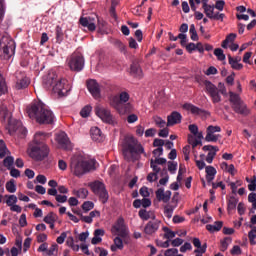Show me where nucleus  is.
Instances as JSON below:
<instances>
[{"instance_id":"obj_28","label":"nucleus","mask_w":256,"mask_h":256,"mask_svg":"<svg viewBox=\"0 0 256 256\" xmlns=\"http://www.w3.org/2000/svg\"><path fill=\"white\" fill-rule=\"evenodd\" d=\"M8 126H9L8 133L10 135H15V133H17V131H19V128L21 127V123L11 122V118H9Z\"/></svg>"},{"instance_id":"obj_40","label":"nucleus","mask_w":256,"mask_h":256,"mask_svg":"<svg viewBox=\"0 0 256 256\" xmlns=\"http://www.w3.org/2000/svg\"><path fill=\"white\" fill-rule=\"evenodd\" d=\"M6 190L8 193H15L17 191V185H15V179H11L6 183Z\"/></svg>"},{"instance_id":"obj_44","label":"nucleus","mask_w":256,"mask_h":256,"mask_svg":"<svg viewBox=\"0 0 256 256\" xmlns=\"http://www.w3.org/2000/svg\"><path fill=\"white\" fill-rule=\"evenodd\" d=\"M227 241H233V239L231 237H225L223 240H221L220 241V243H221L220 251H222V252L227 251V249L229 248V243H227Z\"/></svg>"},{"instance_id":"obj_4","label":"nucleus","mask_w":256,"mask_h":256,"mask_svg":"<svg viewBox=\"0 0 256 256\" xmlns=\"http://www.w3.org/2000/svg\"><path fill=\"white\" fill-rule=\"evenodd\" d=\"M229 101L231 103V108L237 115H242V117H248V115H251V110L247 107L245 101L241 99L239 94L230 91Z\"/></svg>"},{"instance_id":"obj_31","label":"nucleus","mask_w":256,"mask_h":256,"mask_svg":"<svg viewBox=\"0 0 256 256\" xmlns=\"http://www.w3.org/2000/svg\"><path fill=\"white\" fill-rule=\"evenodd\" d=\"M90 137L92 141H101V129L99 127H92L90 129Z\"/></svg>"},{"instance_id":"obj_60","label":"nucleus","mask_w":256,"mask_h":256,"mask_svg":"<svg viewBox=\"0 0 256 256\" xmlns=\"http://www.w3.org/2000/svg\"><path fill=\"white\" fill-rule=\"evenodd\" d=\"M178 39H180L181 47H185L187 45V34H178Z\"/></svg>"},{"instance_id":"obj_11","label":"nucleus","mask_w":256,"mask_h":256,"mask_svg":"<svg viewBox=\"0 0 256 256\" xmlns=\"http://www.w3.org/2000/svg\"><path fill=\"white\" fill-rule=\"evenodd\" d=\"M69 67L71 71H75L76 73L83 71V67H85V57L81 54L72 56L69 61Z\"/></svg>"},{"instance_id":"obj_10","label":"nucleus","mask_w":256,"mask_h":256,"mask_svg":"<svg viewBox=\"0 0 256 256\" xmlns=\"http://www.w3.org/2000/svg\"><path fill=\"white\" fill-rule=\"evenodd\" d=\"M206 93L211 97L213 103H221V93L219 88L215 86L211 81L205 80L204 81Z\"/></svg>"},{"instance_id":"obj_43","label":"nucleus","mask_w":256,"mask_h":256,"mask_svg":"<svg viewBox=\"0 0 256 256\" xmlns=\"http://www.w3.org/2000/svg\"><path fill=\"white\" fill-rule=\"evenodd\" d=\"M13 163H15V158H13V156H7L3 160L4 167H7V169H11L13 167Z\"/></svg>"},{"instance_id":"obj_53","label":"nucleus","mask_w":256,"mask_h":256,"mask_svg":"<svg viewBox=\"0 0 256 256\" xmlns=\"http://www.w3.org/2000/svg\"><path fill=\"white\" fill-rule=\"evenodd\" d=\"M209 19H214L215 21H223V19H225V14L217 12L216 14L209 16Z\"/></svg>"},{"instance_id":"obj_34","label":"nucleus","mask_w":256,"mask_h":256,"mask_svg":"<svg viewBox=\"0 0 256 256\" xmlns=\"http://www.w3.org/2000/svg\"><path fill=\"white\" fill-rule=\"evenodd\" d=\"M188 143L189 145H192V149H195L198 145H203V141L195 139V136L191 134H188Z\"/></svg>"},{"instance_id":"obj_37","label":"nucleus","mask_w":256,"mask_h":256,"mask_svg":"<svg viewBox=\"0 0 256 256\" xmlns=\"http://www.w3.org/2000/svg\"><path fill=\"white\" fill-rule=\"evenodd\" d=\"M92 109H93V107H91V105L84 106L80 111L81 117H83V119H87V117H89V115H91Z\"/></svg>"},{"instance_id":"obj_23","label":"nucleus","mask_w":256,"mask_h":256,"mask_svg":"<svg viewBox=\"0 0 256 256\" xmlns=\"http://www.w3.org/2000/svg\"><path fill=\"white\" fill-rule=\"evenodd\" d=\"M192 243L194 247H196V250H194V253H207V242L201 245V240L195 237L192 239Z\"/></svg>"},{"instance_id":"obj_9","label":"nucleus","mask_w":256,"mask_h":256,"mask_svg":"<svg viewBox=\"0 0 256 256\" xmlns=\"http://www.w3.org/2000/svg\"><path fill=\"white\" fill-rule=\"evenodd\" d=\"M0 51L3 52L4 59H11L15 55V42H9L7 38L0 40Z\"/></svg>"},{"instance_id":"obj_24","label":"nucleus","mask_w":256,"mask_h":256,"mask_svg":"<svg viewBox=\"0 0 256 256\" xmlns=\"http://www.w3.org/2000/svg\"><path fill=\"white\" fill-rule=\"evenodd\" d=\"M63 89H65V82L63 80H56L52 88L53 93H57L59 97H63L65 95Z\"/></svg>"},{"instance_id":"obj_16","label":"nucleus","mask_w":256,"mask_h":256,"mask_svg":"<svg viewBox=\"0 0 256 256\" xmlns=\"http://www.w3.org/2000/svg\"><path fill=\"white\" fill-rule=\"evenodd\" d=\"M112 229H115L116 232L119 233L120 238L125 239V237H127V226H125V219L123 217L117 219Z\"/></svg>"},{"instance_id":"obj_58","label":"nucleus","mask_w":256,"mask_h":256,"mask_svg":"<svg viewBox=\"0 0 256 256\" xmlns=\"http://www.w3.org/2000/svg\"><path fill=\"white\" fill-rule=\"evenodd\" d=\"M177 253H179V250H177V248H170L165 251L164 256H176Z\"/></svg>"},{"instance_id":"obj_50","label":"nucleus","mask_w":256,"mask_h":256,"mask_svg":"<svg viewBox=\"0 0 256 256\" xmlns=\"http://www.w3.org/2000/svg\"><path fill=\"white\" fill-rule=\"evenodd\" d=\"M118 98L120 100V103L124 105V103H127V101H129V93L121 92Z\"/></svg>"},{"instance_id":"obj_29","label":"nucleus","mask_w":256,"mask_h":256,"mask_svg":"<svg viewBox=\"0 0 256 256\" xmlns=\"http://www.w3.org/2000/svg\"><path fill=\"white\" fill-rule=\"evenodd\" d=\"M31 81L27 77H23L20 80H17L16 82V89L21 90V89H27L29 87Z\"/></svg>"},{"instance_id":"obj_6","label":"nucleus","mask_w":256,"mask_h":256,"mask_svg":"<svg viewBox=\"0 0 256 256\" xmlns=\"http://www.w3.org/2000/svg\"><path fill=\"white\" fill-rule=\"evenodd\" d=\"M88 187H90L92 193L94 195L99 196V199L103 205L109 201V192L107 191V188L105 187V183L96 180L94 182H90L88 184Z\"/></svg>"},{"instance_id":"obj_41","label":"nucleus","mask_w":256,"mask_h":256,"mask_svg":"<svg viewBox=\"0 0 256 256\" xmlns=\"http://www.w3.org/2000/svg\"><path fill=\"white\" fill-rule=\"evenodd\" d=\"M81 208L83 209L84 213H89L91 209L95 208V203H93V201H85Z\"/></svg>"},{"instance_id":"obj_15","label":"nucleus","mask_w":256,"mask_h":256,"mask_svg":"<svg viewBox=\"0 0 256 256\" xmlns=\"http://www.w3.org/2000/svg\"><path fill=\"white\" fill-rule=\"evenodd\" d=\"M182 108L185 111H190L192 115H203L204 117H207L211 115V112L205 110V109H201L191 103H184Z\"/></svg>"},{"instance_id":"obj_47","label":"nucleus","mask_w":256,"mask_h":256,"mask_svg":"<svg viewBox=\"0 0 256 256\" xmlns=\"http://www.w3.org/2000/svg\"><path fill=\"white\" fill-rule=\"evenodd\" d=\"M7 155V144L3 139L0 140V159H3Z\"/></svg>"},{"instance_id":"obj_20","label":"nucleus","mask_w":256,"mask_h":256,"mask_svg":"<svg viewBox=\"0 0 256 256\" xmlns=\"http://www.w3.org/2000/svg\"><path fill=\"white\" fill-rule=\"evenodd\" d=\"M156 199L158 201H163V203H169V201H171V190H167L165 192L164 188H159L158 190H156Z\"/></svg>"},{"instance_id":"obj_27","label":"nucleus","mask_w":256,"mask_h":256,"mask_svg":"<svg viewBox=\"0 0 256 256\" xmlns=\"http://www.w3.org/2000/svg\"><path fill=\"white\" fill-rule=\"evenodd\" d=\"M94 217H101V212L99 210L91 211L89 213V216L82 217V222L91 224V223H93V218Z\"/></svg>"},{"instance_id":"obj_35","label":"nucleus","mask_w":256,"mask_h":256,"mask_svg":"<svg viewBox=\"0 0 256 256\" xmlns=\"http://www.w3.org/2000/svg\"><path fill=\"white\" fill-rule=\"evenodd\" d=\"M65 34L63 33V28L61 26H56V43H63Z\"/></svg>"},{"instance_id":"obj_3","label":"nucleus","mask_w":256,"mask_h":256,"mask_svg":"<svg viewBox=\"0 0 256 256\" xmlns=\"http://www.w3.org/2000/svg\"><path fill=\"white\" fill-rule=\"evenodd\" d=\"M49 137V134L45 132H36L34 135L33 143L34 146L31 147V151L29 156L34 161H45L47 157H49V153H51V149L45 143V139Z\"/></svg>"},{"instance_id":"obj_64","label":"nucleus","mask_w":256,"mask_h":256,"mask_svg":"<svg viewBox=\"0 0 256 256\" xmlns=\"http://www.w3.org/2000/svg\"><path fill=\"white\" fill-rule=\"evenodd\" d=\"M249 191H255L256 190V177L253 176L250 184L248 185Z\"/></svg>"},{"instance_id":"obj_55","label":"nucleus","mask_w":256,"mask_h":256,"mask_svg":"<svg viewBox=\"0 0 256 256\" xmlns=\"http://www.w3.org/2000/svg\"><path fill=\"white\" fill-rule=\"evenodd\" d=\"M10 175L17 179V177H21V171L19 169H16L15 167H12L9 169Z\"/></svg>"},{"instance_id":"obj_25","label":"nucleus","mask_w":256,"mask_h":256,"mask_svg":"<svg viewBox=\"0 0 256 256\" xmlns=\"http://www.w3.org/2000/svg\"><path fill=\"white\" fill-rule=\"evenodd\" d=\"M220 229H223V221H215L213 224L206 225V230L209 231V233H215L218 232Z\"/></svg>"},{"instance_id":"obj_32","label":"nucleus","mask_w":256,"mask_h":256,"mask_svg":"<svg viewBox=\"0 0 256 256\" xmlns=\"http://www.w3.org/2000/svg\"><path fill=\"white\" fill-rule=\"evenodd\" d=\"M228 63L231 66V69H234V71H241V69H243V64L239 62H234L231 54L228 55Z\"/></svg>"},{"instance_id":"obj_52","label":"nucleus","mask_w":256,"mask_h":256,"mask_svg":"<svg viewBox=\"0 0 256 256\" xmlns=\"http://www.w3.org/2000/svg\"><path fill=\"white\" fill-rule=\"evenodd\" d=\"M114 245H116V247H118V249L120 251H123V239H121V237L117 236L114 238Z\"/></svg>"},{"instance_id":"obj_36","label":"nucleus","mask_w":256,"mask_h":256,"mask_svg":"<svg viewBox=\"0 0 256 256\" xmlns=\"http://www.w3.org/2000/svg\"><path fill=\"white\" fill-rule=\"evenodd\" d=\"M189 33H190V39L192 41H199V34H197V29H195V24L190 25Z\"/></svg>"},{"instance_id":"obj_12","label":"nucleus","mask_w":256,"mask_h":256,"mask_svg":"<svg viewBox=\"0 0 256 256\" xmlns=\"http://www.w3.org/2000/svg\"><path fill=\"white\" fill-rule=\"evenodd\" d=\"M215 133H221V126H208L206 129L205 141H207V143H217L221 135H216Z\"/></svg>"},{"instance_id":"obj_14","label":"nucleus","mask_w":256,"mask_h":256,"mask_svg":"<svg viewBox=\"0 0 256 256\" xmlns=\"http://www.w3.org/2000/svg\"><path fill=\"white\" fill-rule=\"evenodd\" d=\"M86 87L94 99H101V87L99 86V82H97V80H87Z\"/></svg>"},{"instance_id":"obj_1","label":"nucleus","mask_w":256,"mask_h":256,"mask_svg":"<svg viewBox=\"0 0 256 256\" xmlns=\"http://www.w3.org/2000/svg\"><path fill=\"white\" fill-rule=\"evenodd\" d=\"M26 112L28 113V117L35 119L39 125H53L55 122L53 111L45 108V103L41 100H34L27 106Z\"/></svg>"},{"instance_id":"obj_57","label":"nucleus","mask_w":256,"mask_h":256,"mask_svg":"<svg viewBox=\"0 0 256 256\" xmlns=\"http://www.w3.org/2000/svg\"><path fill=\"white\" fill-rule=\"evenodd\" d=\"M214 7L218 11H223V9H225V2H224V0H217L215 5H214Z\"/></svg>"},{"instance_id":"obj_33","label":"nucleus","mask_w":256,"mask_h":256,"mask_svg":"<svg viewBox=\"0 0 256 256\" xmlns=\"http://www.w3.org/2000/svg\"><path fill=\"white\" fill-rule=\"evenodd\" d=\"M251 230L248 232V239L250 241V245H256V226L250 225Z\"/></svg>"},{"instance_id":"obj_51","label":"nucleus","mask_w":256,"mask_h":256,"mask_svg":"<svg viewBox=\"0 0 256 256\" xmlns=\"http://www.w3.org/2000/svg\"><path fill=\"white\" fill-rule=\"evenodd\" d=\"M155 125H157V127H160V129H163V127H165V125H167V122H165V120H163L161 117L157 116L154 119Z\"/></svg>"},{"instance_id":"obj_26","label":"nucleus","mask_w":256,"mask_h":256,"mask_svg":"<svg viewBox=\"0 0 256 256\" xmlns=\"http://www.w3.org/2000/svg\"><path fill=\"white\" fill-rule=\"evenodd\" d=\"M0 119L5 123L8 119H11L9 117V108H7V105L1 103L0 104Z\"/></svg>"},{"instance_id":"obj_48","label":"nucleus","mask_w":256,"mask_h":256,"mask_svg":"<svg viewBox=\"0 0 256 256\" xmlns=\"http://www.w3.org/2000/svg\"><path fill=\"white\" fill-rule=\"evenodd\" d=\"M215 12V5H208L206 8H204V13L206 17H213V13Z\"/></svg>"},{"instance_id":"obj_59","label":"nucleus","mask_w":256,"mask_h":256,"mask_svg":"<svg viewBox=\"0 0 256 256\" xmlns=\"http://www.w3.org/2000/svg\"><path fill=\"white\" fill-rule=\"evenodd\" d=\"M5 93H7V84L0 78V97L5 95Z\"/></svg>"},{"instance_id":"obj_22","label":"nucleus","mask_w":256,"mask_h":256,"mask_svg":"<svg viewBox=\"0 0 256 256\" xmlns=\"http://www.w3.org/2000/svg\"><path fill=\"white\" fill-rule=\"evenodd\" d=\"M158 230H159V222L149 221L144 228V233L146 235H153V233H156V231Z\"/></svg>"},{"instance_id":"obj_42","label":"nucleus","mask_w":256,"mask_h":256,"mask_svg":"<svg viewBox=\"0 0 256 256\" xmlns=\"http://www.w3.org/2000/svg\"><path fill=\"white\" fill-rule=\"evenodd\" d=\"M138 215L142 221H149L151 219V215L146 209H140Z\"/></svg>"},{"instance_id":"obj_63","label":"nucleus","mask_w":256,"mask_h":256,"mask_svg":"<svg viewBox=\"0 0 256 256\" xmlns=\"http://www.w3.org/2000/svg\"><path fill=\"white\" fill-rule=\"evenodd\" d=\"M217 155V152L215 150L213 152H209L206 156V161L208 163H213V160L215 159V156Z\"/></svg>"},{"instance_id":"obj_62","label":"nucleus","mask_w":256,"mask_h":256,"mask_svg":"<svg viewBox=\"0 0 256 256\" xmlns=\"http://www.w3.org/2000/svg\"><path fill=\"white\" fill-rule=\"evenodd\" d=\"M163 145H165V140L163 139H159V138H156L154 139L153 141V147H163Z\"/></svg>"},{"instance_id":"obj_38","label":"nucleus","mask_w":256,"mask_h":256,"mask_svg":"<svg viewBox=\"0 0 256 256\" xmlns=\"http://www.w3.org/2000/svg\"><path fill=\"white\" fill-rule=\"evenodd\" d=\"M163 231L165 232L164 234V239H173L177 235V233L173 230H170L169 227L164 226Z\"/></svg>"},{"instance_id":"obj_8","label":"nucleus","mask_w":256,"mask_h":256,"mask_svg":"<svg viewBox=\"0 0 256 256\" xmlns=\"http://www.w3.org/2000/svg\"><path fill=\"white\" fill-rule=\"evenodd\" d=\"M109 105L112 109H115L119 115H125L127 111L131 108V104H122L121 100H119L118 95L110 96L109 97Z\"/></svg>"},{"instance_id":"obj_19","label":"nucleus","mask_w":256,"mask_h":256,"mask_svg":"<svg viewBox=\"0 0 256 256\" xmlns=\"http://www.w3.org/2000/svg\"><path fill=\"white\" fill-rule=\"evenodd\" d=\"M183 119V116L181 113L177 111H173L170 115L167 117V127H173V125H179Z\"/></svg>"},{"instance_id":"obj_39","label":"nucleus","mask_w":256,"mask_h":256,"mask_svg":"<svg viewBox=\"0 0 256 256\" xmlns=\"http://www.w3.org/2000/svg\"><path fill=\"white\" fill-rule=\"evenodd\" d=\"M44 223H55L57 221V214L49 212L43 219Z\"/></svg>"},{"instance_id":"obj_45","label":"nucleus","mask_w":256,"mask_h":256,"mask_svg":"<svg viewBox=\"0 0 256 256\" xmlns=\"http://www.w3.org/2000/svg\"><path fill=\"white\" fill-rule=\"evenodd\" d=\"M214 55L217 57L218 61H225L226 59L225 53L221 48H216L214 50Z\"/></svg>"},{"instance_id":"obj_49","label":"nucleus","mask_w":256,"mask_h":256,"mask_svg":"<svg viewBox=\"0 0 256 256\" xmlns=\"http://www.w3.org/2000/svg\"><path fill=\"white\" fill-rule=\"evenodd\" d=\"M205 169H206V176L215 177V175H217V169H215V167L206 166Z\"/></svg>"},{"instance_id":"obj_54","label":"nucleus","mask_w":256,"mask_h":256,"mask_svg":"<svg viewBox=\"0 0 256 256\" xmlns=\"http://www.w3.org/2000/svg\"><path fill=\"white\" fill-rule=\"evenodd\" d=\"M16 133L19 135V137H21V139H23L27 137V128L20 126Z\"/></svg>"},{"instance_id":"obj_13","label":"nucleus","mask_w":256,"mask_h":256,"mask_svg":"<svg viewBox=\"0 0 256 256\" xmlns=\"http://www.w3.org/2000/svg\"><path fill=\"white\" fill-rule=\"evenodd\" d=\"M56 141L61 149H63L64 151H73V144L71 143V140H69V136H67V133L62 132L60 134H57Z\"/></svg>"},{"instance_id":"obj_5","label":"nucleus","mask_w":256,"mask_h":256,"mask_svg":"<svg viewBox=\"0 0 256 256\" xmlns=\"http://www.w3.org/2000/svg\"><path fill=\"white\" fill-rule=\"evenodd\" d=\"M71 169L76 177H83L91 169H95V160L74 159L70 163Z\"/></svg>"},{"instance_id":"obj_21","label":"nucleus","mask_w":256,"mask_h":256,"mask_svg":"<svg viewBox=\"0 0 256 256\" xmlns=\"http://www.w3.org/2000/svg\"><path fill=\"white\" fill-rule=\"evenodd\" d=\"M57 80V74H47L43 77L42 85L44 89H53V86L55 85V81Z\"/></svg>"},{"instance_id":"obj_61","label":"nucleus","mask_w":256,"mask_h":256,"mask_svg":"<svg viewBox=\"0 0 256 256\" xmlns=\"http://www.w3.org/2000/svg\"><path fill=\"white\" fill-rule=\"evenodd\" d=\"M140 195L141 197H144V198L149 197V195H151V193H149V188H147L146 186H143L142 188H140Z\"/></svg>"},{"instance_id":"obj_17","label":"nucleus","mask_w":256,"mask_h":256,"mask_svg":"<svg viewBox=\"0 0 256 256\" xmlns=\"http://www.w3.org/2000/svg\"><path fill=\"white\" fill-rule=\"evenodd\" d=\"M95 19H97V16L81 17L79 19V23L82 25V27H87L88 31L93 32L95 29H97V25H95Z\"/></svg>"},{"instance_id":"obj_56","label":"nucleus","mask_w":256,"mask_h":256,"mask_svg":"<svg viewBox=\"0 0 256 256\" xmlns=\"http://www.w3.org/2000/svg\"><path fill=\"white\" fill-rule=\"evenodd\" d=\"M231 255H241L243 251L239 245H234L233 248L230 250Z\"/></svg>"},{"instance_id":"obj_30","label":"nucleus","mask_w":256,"mask_h":256,"mask_svg":"<svg viewBox=\"0 0 256 256\" xmlns=\"http://www.w3.org/2000/svg\"><path fill=\"white\" fill-rule=\"evenodd\" d=\"M237 203H239V199L235 198V196H230L227 205V211L231 214V211H235L237 209Z\"/></svg>"},{"instance_id":"obj_18","label":"nucleus","mask_w":256,"mask_h":256,"mask_svg":"<svg viewBox=\"0 0 256 256\" xmlns=\"http://www.w3.org/2000/svg\"><path fill=\"white\" fill-rule=\"evenodd\" d=\"M130 75L135 79H143V69L137 61H133L130 65Z\"/></svg>"},{"instance_id":"obj_2","label":"nucleus","mask_w":256,"mask_h":256,"mask_svg":"<svg viewBox=\"0 0 256 256\" xmlns=\"http://www.w3.org/2000/svg\"><path fill=\"white\" fill-rule=\"evenodd\" d=\"M122 155L125 161H139L145 155V148L134 136L127 135L122 141ZM131 155V158L129 157Z\"/></svg>"},{"instance_id":"obj_46","label":"nucleus","mask_w":256,"mask_h":256,"mask_svg":"<svg viewBox=\"0 0 256 256\" xmlns=\"http://www.w3.org/2000/svg\"><path fill=\"white\" fill-rule=\"evenodd\" d=\"M4 197L7 198L6 205H8V207H11L17 203V196L15 195H5Z\"/></svg>"},{"instance_id":"obj_7","label":"nucleus","mask_w":256,"mask_h":256,"mask_svg":"<svg viewBox=\"0 0 256 256\" xmlns=\"http://www.w3.org/2000/svg\"><path fill=\"white\" fill-rule=\"evenodd\" d=\"M95 114L103 123H107V125H112L115 127L117 125V119H115V116L111 114V110L103 107L96 106L95 107Z\"/></svg>"}]
</instances>
